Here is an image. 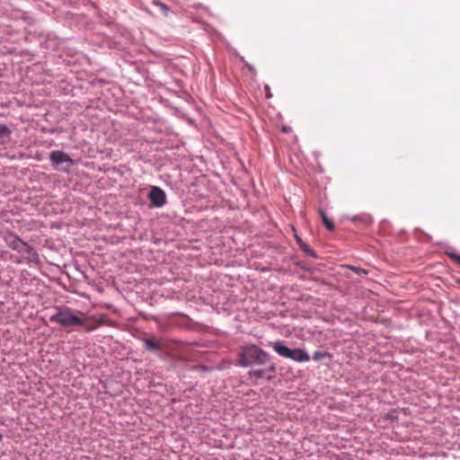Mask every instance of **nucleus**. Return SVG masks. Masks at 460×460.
I'll return each instance as SVG.
<instances>
[{"label":"nucleus","mask_w":460,"mask_h":460,"mask_svg":"<svg viewBox=\"0 0 460 460\" xmlns=\"http://www.w3.org/2000/svg\"><path fill=\"white\" fill-rule=\"evenodd\" d=\"M239 364L248 367L252 364L264 365L269 359V354L256 345L242 347L239 351Z\"/></svg>","instance_id":"obj_1"},{"label":"nucleus","mask_w":460,"mask_h":460,"mask_svg":"<svg viewBox=\"0 0 460 460\" xmlns=\"http://www.w3.org/2000/svg\"><path fill=\"white\" fill-rule=\"evenodd\" d=\"M86 319L82 312L75 313L68 307L58 308L57 313L50 317L51 322L63 327L82 326L85 323Z\"/></svg>","instance_id":"obj_2"},{"label":"nucleus","mask_w":460,"mask_h":460,"mask_svg":"<svg viewBox=\"0 0 460 460\" xmlns=\"http://www.w3.org/2000/svg\"><path fill=\"white\" fill-rule=\"evenodd\" d=\"M271 346L279 356L296 362H306L310 358L308 353L301 349H291L280 342L272 343Z\"/></svg>","instance_id":"obj_3"},{"label":"nucleus","mask_w":460,"mask_h":460,"mask_svg":"<svg viewBox=\"0 0 460 460\" xmlns=\"http://www.w3.org/2000/svg\"><path fill=\"white\" fill-rule=\"evenodd\" d=\"M148 197L155 207H162L165 204V193L159 187H152Z\"/></svg>","instance_id":"obj_4"},{"label":"nucleus","mask_w":460,"mask_h":460,"mask_svg":"<svg viewBox=\"0 0 460 460\" xmlns=\"http://www.w3.org/2000/svg\"><path fill=\"white\" fill-rule=\"evenodd\" d=\"M49 158H50V161L52 162V164L55 165L60 164L62 163H68L69 165L73 164V160L70 158V156L67 154L64 153L63 151H59V150L52 151Z\"/></svg>","instance_id":"obj_5"},{"label":"nucleus","mask_w":460,"mask_h":460,"mask_svg":"<svg viewBox=\"0 0 460 460\" xmlns=\"http://www.w3.org/2000/svg\"><path fill=\"white\" fill-rule=\"evenodd\" d=\"M9 245L13 249L18 251L21 253H23L25 250L29 249V244L22 240H21L18 236L10 235Z\"/></svg>","instance_id":"obj_6"},{"label":"nucleus","mask_w":460,"mask_h":460,"mask_svg":"<svg viewBox=\"0 0 460 460\" xmlns=\"http://www.w3.org/2000/svg\"><path fill=\"white\" fill-rule=\"evenodd\" d=\"M144 342L146 344V349L151 351L160 350L163 348L162 344L158 341H155L154 339H145Z\"/></svg>","instance_id":"obj_7"},{"label":"nucleus","mask_w":460,"mask_h":460,"mask_svg":"<svg viewBox=\"0 0 460 460\" xmlns=\"http://www.w3.org/2000/svg\"><path fill=\"white\" fill-rule=\"evenodd\" d=\"M319 214L321 216V218H322L323 223L325 226V227L329 231H333L335 228L334 224L328 218L327 215L322 208L319 209Z\"/></svg>","instance_id":"obj_8"},{"label":"nucleus","mask_w":460,"mask_h":460,"mask_svg":"<svg viewBox=\"0 0 460 460\" xmlns=\"http://www.w3.org/2000/svg\"><path fill=\"white\" fill-rule=\"evenodd\" d=\"M296 238L297 240V243H299V246L300 248L308 255L312 256V257H315V253L313 250L310 249V247L308 245H306L305 243H303L301 241V239H299L297 237V235H296Z\"/></svg>","instance_id":"obj_9"},{"label":"nucleus","mask_w":460,"mask_h":460,"mask_svg":"<svg viewBox=\"0 0 460 460\" xmlns=\"http://www.w3.org/2000/svg\"><path fill=\"white\" fill-rule=\"evenodd\" d=\"M23 253H27V259L30 261H37L39 259L38 253L34 251L32 247L29 245V249L25 250Z\"/></svg>","instance_id":"obj_10"},{"label":"nucleus","mask_w":460,"mask_h":460,"mask_svg":"<svg viewBox=\"0 0 460 460\" xmlns=\"http://www.w3.org/2000/svg\"><path fill=\"white\" fill-rule=\"evenodd\" d=\"M11 135L10 128L3 124H0V139L9 137Z\"/></svg>","instance_id":"obj_11"},{"label":"nucleus","mask_w":460,"mask_h":460,"mask_svg":"<svg viewBox=\"0 0 460 460\" xmlns=\"http://www.w3.org/2000/svg\"><path fill=\"white\" fill-rule=\"evenodd\" d=\"M265 372H266V370H264V369L252 370V371L249 372V376L251 377H255L256 379H258V378L263 377Z\"/></svg>","instance_id":"obj_12"},{"label":"nucleus","mask_w":460,"mask_h":460,"mask_svg":"<svg viewBox=\"0 0 460 460\" xmlns=\"http://www.w3.org/2000/svg\"><path fill=\"white\" fill-rule=\"evenodd\" d=\"M326 355H327L326 352L317 350L314 353L313 358H314V360L318 361V360H321L322 358H323Z\"/></svg>","instance_id":"obj_13"},{"label":"nucleus","mask_w":460,"mask_h":460,"mask_svg":"<svg viewBox=\"0 0 460 460\" xmlns=\"http://www.w3.org/2000/svg\"><path fill=\"white\" fill-rule=\"evenodd\" d=\"M447 256L454 261L455 262L460 264V255L455 253V252H447Z\"/></svg>","instance_id":"obj_14"},{"label":"nucleus","mask_w":460,"mask_h":460,"mask_svg":"<svg viewBox=\"0 0 460 460\" xmlns=\"http://www.w3.org/2000/svg\"><path fill=\"white\" fill-rule=\"evenodd\" d=\"M351 270L356 272L357 274H363V275H367V271L364 269H361V268H358V267H351Z\"/></svg>","instance_id":"obj_15"},{"label":"nucleus","mask_w":460,"mask_h":460,"mask_svg":"<svg viewBox=\"0 0 460 460\" xmlns=\"http://www.w3.org/2000/svg\"><path fill=\"white\" fill-rule=\"evenodd\" d=\"M156 4L164 12L165 14H167L168 7L166 4L163 3H157Z\"/></svg>","instance_id":"obj_16"},{"label":"nucleus","mask_w":460,"mask_h":460,"mask_svg":"<svg viewBox=\"0 0 460 460\" xmlns=\"http://www.w3.org/2000/svg\"><path fill=\"white\" fill-rule=\"evenodd\" d=\"M270 371H272V372H274V371H275V367H274V366H271V367H270Z\"/></svg>","instance_id":"obj_17"},{"label":"nucleus","mask_w":460,"mask_h":460,"mask_svg":"<svg viewBox=\"0 0 460 460\" xmlns=\"http://www.w3.org/2000/svg\"><path fill=\"white\" fill-rule=\"evenodd\" d=\"M94 328H95V327L93 326V327H87L86 329H87V331H92V330H93Z\"/></svg>","instance_id":"obj_18"},{"label":"nucleus","mask_w":460,"mask_h":460,"mask_svg":"<svg viewBox=\"0 0 460 460\" xmlns=\"http://www.w3.org/2000/svg\"><path fill=\"white\" fill-rule=\"evenodd\" d=\"M457 282L460 284V279H458Z\"/></svg>","instance_id":"obj_19"}]
</instances>
